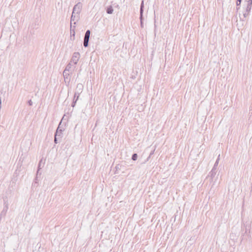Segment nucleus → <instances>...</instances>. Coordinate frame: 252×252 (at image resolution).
<instances>
[{"mask_svg":"<svg viewBox=\"0 0 252 252\" xmlns=\"http://www.w3.org/2000/svg\"><path fill=\"white\" fill-rule=\"evenodd\" d=\"M64 70L68 72H72L73 70V69H72V64H71V63H69L66 65Z\"/></svg>","mask_w":252,"mask_h":252,"instance_id":"f8f14e48","label":"nucleus"},{"mask_svg":"<svg viewBox=\"0 0 252 252\" xmlns=\"http://www.w3.org/2000/svg\"><path fill=\"white\" fill-rule=\"evenodd\" d=\"M246 3V8L245 12H249L251 11L252 7V2L251 1H245Z\"/></svg>","mask_w":252,"mask_h":252,"instance_id":"1a4fd4ad","label":"nucleus"},{"mask_svg":"<svg viewBox=\"0 0 252 252\" xmlns=\"http://www.w3.org/2000/svg\"><path fill=\"white\" fill-rule=\"evenodd\" d=\"M113 12V8L112 7V6H109L108 7H107V9H106V12L108 13V14H112Z\"/></svg>","mask_w":252,"mask_h":252,"instance_id":"4468645a","label":"nucleus"},{"mask_svg":"<svg viewBox=\"0 0 252 252\" xmlns=\"http://www.w3.org/2000/svg\"><path fill=\"white\" fill-rule=\"evenodd\" d=\"M220 157V155H219V156L218 157V158L217 159L216 161H219Z\"/></svg>","mask_w":252,"mask_h":252,"instance_id":"a878e982","label":"nucleus"},{"mask_svg":"<svg viewBox=\"0 0 252 252\" xmlns=\"http://www.w3.org/2000/svg\"><path fill=\"white\" fill-rule=\"evenodd\" d=\"M69 72H68L64 70L63 72V75L65 80L67 79V77L69 75Z\"/></svg>","mask_w":252,"mask_h":252,"instance_id":"2eb2a0df","label":"nucleus"},{"mask_svg":"<svg viewBox=\"0 0 252 252\" xmlns=\"http://www.w3.org/2000/svg\"><path fill=\"white\" fill-rule=\"evenodd\" d=\"M90 34H91V32L89 30H88L86 32L85 34V36L90 38Z\"/></svg>","mask_w":252,"mask_h":252,"instance_id":"a211bd4d","label":"nucleus"},{"mask_svg":"<svg viewBox=\"0 0 252 252\" xmlns=\"http://www.w3.org/2000/svg\"><path fill=\"white\" fill-rule=\"evenodd\" d=\"M218 164H219V161H216V162H215V164H214V166H213V169H214V168H215V169H216V170H217V167L218 166Z\"/></svg>","mask_w":252,"mask_h":252,"instance_id":"aec40b11","label":"nucleus"},{"mask_svg":"<svg viewBox=\"0 0 252 252\" xmlns=\"http://www.w3.org/2000/svg\"><path fill=\"white\" fill-rule=\"evenodd\" d=\"M150 158H151V157H150V156H149L147 158V159H146V161H148Z\"/></svg>","mask_w":252,"mask_h":252,"instance_id":"bb28decb","label":"nucleus"},{"mask_svg":"<svg viewBox=\"0 0 252 252\" xmlns=\"http://www.w3.org/2000/svg\"><path fill=\"white\" fill-rule=\"evenodd\" d=\"M72 29H73L75 31V25H74L73 26L72 25Z\"/></svg>","mask_w":252,"mask_h":252,"instance_id":"393cba45","label":"nucleus"},{"mask_svg":"<svg viewBox=\"0 0 252 252\" xmlns=\"http://www.w3.org/2000/svg\"><path fill=\"white\" fill-rule=\"evenodd\" d=\"M140 26H141V27L143 28L144 27V24H143V16H142V17H141L140 16Z\"/></svg>","mask_w":252,"mask_h":252,"instance_id":"6ab92c4d","label":"nucleus"},{"mask_svg":"<svg viewBox=\"0 0 252 252\" xmlns=\"http://www.w3.org/2000/svg\"><path fill=\"white\" fill-rule=\"evenodd\" d=\"M249 13L247 12H244L243 13V17H240V20L239 22H238L237 21V26L238 27V30H240L244 25V23H245V20L246 17L248 16Z\"/></svg>","mask_w":252,"mask_h":252,"instance_id":"f03ea898","label":"nucleus"},{"mask_svg":"<svg viewBox=\"0 0 252 252\" xmlns=\"http://www.w3.org/2000/svg\"><path fill=\"white\" fill-rule=\"evenodd\" d=\"M89 37L84 36L83 45L85 47H87L89 45Z\"/></svg>","mask_w":252,"mask_h":252,"instance_id":"9d476101","label":"nucleus"},{"mask_svg":"<svg viewBox=\"0 0 252 252\" xmlns=\"http://www.w3.org/2000/svg\"><path fill=\"white\" fill-rule=\"evenodd\" d=\"M137 157H138V156H137V154H133L132 155V157H131V159L133 160H137Z\"/></svg>","mask_w":252,"mask_h":252,"instance_id":"f3484780","label":"nucleus"},{"mask_svg":"<svg viewBox=\"0 0 252 252\" xmlns=\"http://www.w3.org/2000/svg\"><path fill=\"white\" fill-rule=\"evenodd\" d=\"M242 0H237L236 1V5L237 6H238L241 5Z\"/></svg>","mask_w":252,"mask_h":252,"instance_id":"412c9836","label":"nucleus"},{"mask_svg":"<svg viewBox=\"0 0 252 252\" xmlns=\"http://www.w3.org/2000/svg\"><path fill=\"white\" fill-rule=\"evenodd\" d=\"M70 37H71L73 36V37H75V31L72 29V25H70ZM74 38H73V39Z\"/></svg>","mask_w":252,"mask_h":252,"instance_id":"ddd939ff","label":"nucleus"},{"mask_svg":"<svg viewBox=\"0 0 252 252\" xmlns=\"http://www.w3.org/2000/svg\"><path fill=\"white\" fill-rule=\"evenodd\" d=\"M80 58V55L79 53L74 52L73 54L70 62L73 63L75 65L77 63Z\"/></svg>","mask_w":252,"mask_h":252,"instance_id":"20e7f679","label":"nucleus"},{"mask_svg":"<svg viewBox=\"0 0 252 252\" xmlns=\"http://www.w3.org/2000/svg\"><path fill=\"white\" fill-rule=\"evenodd\" d=\"M8 209V205L7 203H4V206L3 208V210L0 213V218L2 217H4L6 215V212Z\"/></svg>","mask_w":252,"mask_h":252,"instance_id":"423d86ee","label":"nucleus"},{"mask_svg":"<svg viewBox=\"0 0 252 252\" xmlns=\"http://www.w3.org/2000/svg\"><path fill=\"white\" fill-rule=\"evenodd\" d=\"M80 16L78 15L72 13L70 19V25H76V22L79 20Z\"/></svg>","mask_w":252,"mask_h":252,"instance_id":"39448f33","label":"nucleus"},{"mask_svg":"<svg viewBox=\"0 0 252 252\" xmlns=\"http://www.w3.org/2000/svg\"><path fill=\"white\" fill-rule=\"evenodd\" d=\"M239 8H240V7H236V10H238L239 9Z\"/></svg>","mask_w":252,"mask_h":252,"instance_id":"c85d7f7f","label":"nucleus"},{"mask_svg":"<svg viewBox=\"0 0 252 252\" xmlns=\"http://www.w3.org/2000/svg\"><path fill=\"white\" fill-rule=\"evenodd\" d=\"M245 1H251V2H252V0H245Z\"/></svg>","mask_w":252,"mask_h":252,"instance_id":"cd10ccee","label":"nucleus"},{"mask_svg":"<svg viewBox=\"0 0 252 252\" xmlns=\"http://www.w3.org/2000/svg\"><path fill=\"white\" fill-rule=\"evenodd\" d=\"M58 128H59V127H58ZM59 133H58V135H57V136H60V135H61V134H62V129H59Z\"/></svg>","mask_w":252,"mask_h":252,"instance_id":"5701e85b","label":"nucleus"},{"mask_svg":"<svg viewBox=\"0 0 252 252\" xmlns=\"http://www.w3.org/2000/svg\"><path fill=\"white\" fill-rule=\"evenodd\" d=\"M44 165V162H43L42 159H40V160L39 161V163H38V169L37 171V175H36L37 176L38 174L41 175V173L39 172V171L43 167Z\"/></svg>","mask_w":252,"mask_h":252,"instance_id":"6e6552de","label":"nucleus"},{"mask_svg":"<svg viewBox=\"0 0 252 252\" xmlns=\"http://www.w3.org/2000/svg\"><path fill=\"white\" fill-rule=\"evenodd\" d=\"M28 103L30 106H32V100H29Z\"/></svg>","mask_w":252,"mask_h":252,"instance_id":"4be33fe9","label":"nucleus"},{"mask_svg":"<svg viewBox=\"0 0 252 252\" xmlns=\"http://www.w3.org/2000/svg\"><path fill=\"white\" fill-rule=\"evenodd\" d=\"M82 7V4L80 2H78L76 4H75L73 8V14H75L76 15H78L79 16V14L81 12V9Z\"/></svg>","mask_w":252,"mask_h":252,"instance_id":"7ed1b4c3","label":"nucleus"},{"mask_svg":"<svg viewBox=\"0 0 252 252\" xmlns=\"http://www.w3.org/2000/svg\"><path fill=\"white\" fill-rule=\"evenodd\" d=\"M59 128H58L56 130V132L55 133V137H54V142L56 144L58 143L57 136L58 135V133H59Z\"/></svg>","mask_w":252,"mask_h":252,"instance_id":"dca6fc26","label":"nucleus"},{"mask_svg":"<svg viewBox=\"0 0 252 252\" xmlns=\"http://www.w3.org/2000/svg\"><path fill=\"white\" fill-rule=\"evenodd\" d=\"M216 173H217V170L215 169V168L214 169L212 168L211 171L209 172L207 178H210V179L212 180L215 177V175H216Z\"/></svg>","mask_w":252,"mask_h":252,"instance_id":"0eeeda50","label":"nucleus"},{"mask_svg":"<svg viewBox=\"0 0 252 252\" xmlns=\"http://www.w3.org/2000/svg\"><path fill=\"white\" fill-rule=\"evenodd\" d=\"M143 11H144V1L142 0L140 5V17H142L143 16Z\"/></svg>","mask_w":252,"mask_h":252,"instance_id":"9b49d317","label":"nucleus"},{"mask_svg":"<svg viewBox=\"0 0 252 252\" xmlns=\"http://www.w3.org/2000/svg\"><path fill=\"white\" fill-rule=\"evenodd\" d=\"M83 90V85L81 83L78 84L75 90L73 100L71 104L72 107H74L75 106L76 103L78 100L80 94L82 93Z\"/></svg>","mask_w":252,"mask_h":252,"instance_id":"f257e3e1","label":"nucleus"},{"mask_svg":"<svg viewBox=\"0 0 252 252\" xmlns=\"http://www.w3.org/2000/svg\"><path fill=\"white\" fill-rule=\"evenodd\" d=\"M154 152H155V149H154L153 151H152L150 153V157H151L152 155H153V154H154Z\"/></svg>","mask_w":252,"mask_h":252,"instance_id":"b1692460","label":"nucleus"}]
</instances>
